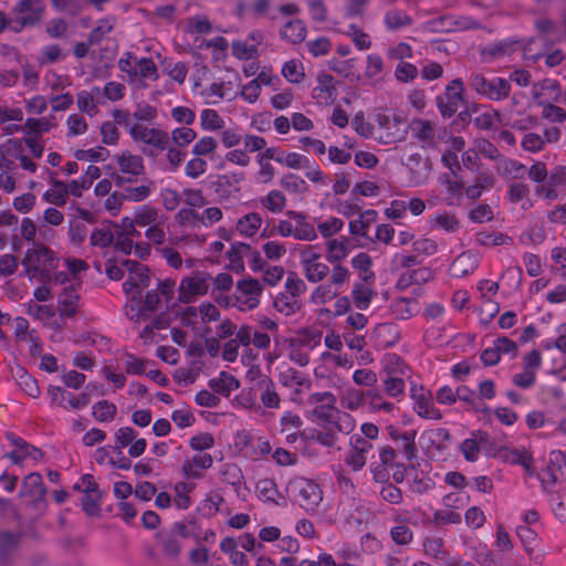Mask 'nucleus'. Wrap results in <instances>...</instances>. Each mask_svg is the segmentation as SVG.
Returning <instances> with one entry per match:
<instances>
[{
  "label": "nucleus",
  "instance_id": "obj_1",
  "mask_svg": "<svg viewBox=\"0 0 566 566\" xmlns=\"http://www.w3.org/2000/svg\"><path fill=\"white\" fill-rule=\"evenodd\" d=\"M111 115L124 124V128L134 143L144 145L143 151L145 155L155 157L169 146L170 136L167 132L158 127H148L139 123H133L128 111L115 108Z\"/></svg>",
  "mask_w": 566,
  "mask_h": 566
},
{
  "label": "nucleus",
  "instance_id": "obj_2",
  "mask_svg": "<svg viewBox=\"0 0 566 566\" xmlns=\"http://www.w3.org/2000/svg\"><path fill=\"white\" fill-rule=\"evenodd\" d=\"M564 31L562 28L549 19H543L536 22L538 34L531 39L524 46L523 52L527 59L537 61L545 55L552 45L566 38V14L563 18Z\"/></svg>",
  "mask_w": 566,
  "mask_h": 566
},
{
  "label": "nucleus",
  "instance_id": "obj_3",
  "mask_svg": "<svg viewBox=\"0 0 566 566\" xmlns=\"http://www.w3.org/2000/svg\"><path fill=\"white\" fill-rule=\"evenodd\" d=\"M295 502L307 513L317 511L323 501V491L318 483L306 478H295L289 484Z\"/></svg>",
  "mask_w": 566,
  "mask_h": 566
},
{
  "label": "nucleus",
  "instance_id": "obj_4",
  "mask_svg": "<svg viewBox=\"0 0 566 566\" xmlns=\"http://www.w3.org/2000/svg\"><path fill=\"white\" fill-rule=\"evenodd\" d=\"M233 294V307L240 312H250L259 307L263 294V285L256 279L244 277L237 282Z\"/></svg>",
  "mask_w": 566,
  "mask_h": 566
},
{
  "label": "nucleus",
  "instance_id": "obj_5",
  "mask_svg": "<svg viewBox=\"0 0 566 566\" xmlns=\"http://www.w3.org/2000/svg\"><path fill=\"white\" fill-rule=\"evenodd\" d=\"M469 84L479 95L491 101H503L509 97L511 92L509 80L503 77L488 78L481 73H472Z\"/></svg>",
  "mask_w": 566,
  "mask_h": 566
},
{
  "label": "nucleus",
  "instance_id": "obj_6",
  "mask_svg": "<svg viewBox=\"0 0 566 566\" xmlns=\"http://www.w3.org/2000/svg\"><path fill=\"white\" fill-rule=\"evenodd\" d=\"M374 119L377 125V136L375 139L378 143L389 145L405 138L406 130L402 128L403 120L401 117L387 111H377L374 114Z\"/></svg>",
  "mask_w": 566,
  "mask_h": 566
},
{
  "label": "nucleus",
  "instance_id": "obj_7",
  "mask_svg": "<svg viewBox=\"0 0 566 566\" xmlns=\"http://www.w3.org/2000/svg\"><path fill=\"white\" fill-rule=\"evenodd\" d=\"M211 275L206 271H195L189 276L181 279L178 287L180 303L189 304L197 297L208 293Z\"/></svg>",
  "mask_w": 566,
  "mask_h": 566
},
{
  "label": "nucleus",
  "instance_id": "obj_8",
  "mask_svg": "<svg viewBox=\"0 0 566 566\" xmlns=\"http://www.w3.org/2000/svg\"><path fill=\"white\" fill-rule=\"evenodd\" d=\"M409 391L412 401V410L418 417L436 421L443 418L442 411L434 406L431 390L422 385L412 382Z\"/></svg>",
  "mask_w": 566,
  "mask_h": 566
},
{
  "label": "nucleus",
  "instance_id": "obj_9",
  "mask_svg": "<svg viewBox=\"0 0 566 566\" xmlns=\"http://www.w3.org/2000/svg\"><path fill=\"white\" fill-rule=\"evenodd\" d=\"M113 181L120 190L122 198L129 202L144 201L154 189V182L147 177L129 179L126 176H113Z\"/></svg>",
  "mask_w": 566,
  "mask_h": 566
},
{
  "label": "nucleus",
  "instance_id": "obj_10",
  "mask_svg": "<svg viewBox=\"0 0 566 566\" xmlns=\"http://www.w3.org/2000/svg\"><path fill=\"white\" fill-rule=\"evenodd\" d=\"M44 9L42 0H19L12 10L18 15L13 21L12 30L20 32L25 28L36 25L42 19Z\"/></svg>",
  "mask_w": 566,
  "mask_h": 566
},
{
  "label": "nucleus",
  "instance_id": "obj_11",
  "mask_svg": "<svg viewBox=\"0 0 566 566\" xmlns=\"http://www.w3.org/2000/svg\"><path fill=\"white\" fill-rule=\"evenodd\" d=\"M27 268V274L30 279L34 277L36 273L49 272L59 266V259L54 252L45 245H35L34 249L28 253L23 261Z\"/></svg>",
  "mask_w": 566,
  "mask_h": 566
},
{
  "label": "nucleus",
  "instance_id": "obj_12",
  "mask_svg": "<svg viewBox=\"0 0 566 566\" xmlns=\"http://www.w3.org/2000/svg\"><path fill=\"white\" fill-rule=\"evenodd\" d=\"M463 82L460 78L451 81L443 94L436 97L437 107L444 118L452 117L463 103Z\"/></svg>",
  "mask_w": 566,
  "mask_h": 566
},
{
  "label": "nucleus",
  "instance_id": "obj_13",
  "mask_svg": "<svg viewBox=\"0 0 566 566\" xmlns=\"http://www.w3.org/2000/svg\"><path fill=\"white\" fill-rule=\"evenodd\" d=\"M122 265L129 272L128 277L123 283L124 291L129 294L142 295V291L149 286V269L134 260H123Z\"/></svg>",
  "mask_w": 566,
  "mask_h": 566
},
{
  "label": "nucleus",
  "instance_id": "obj_14",
  "mask_svg": "<svg viewBox=\"0 0 566 566\" xmlns=\"http://www.w3.org/2000/svg\"><path fill=\"white\" fill-rule=\"evenodd\" d=\"M213 462L210 453H195L184 459L180 471L186 481H200L206 478V472L212 468Z\"/></svg>",
  "mask_w": 566,
  "mask_h": 566
},
{
  "label": "nucleus",
  "instance_id": "obj_15",
  "mask_svg": "<svg viewBox=\"0 0 566 566\" xmlns=\"http://www.w3.org/2000/svg\"><path fill=\"white\" fill-rule=\"evenodd\" d=\"M321 344L319 334L306 333L292 340L290 345L289 358L296 365L304 367L310 363L311 352Z\"/></svg>",
  "mask_w": 566,
  "mask_h": 566
},
{
  "label": "nucleus",
  "instance_id": "obj_16",
  "mask_svg": "<svg viewBox=\"0 0 566 566\" xmlns=\"http://www.w3.org/2000/svg\"><path fill=\"white\" fill-rule=\"evenodd\" d=\"M301 265L306 280L311 283H321L329 274V266L312 250L301 254Z\"/></svg>",
  "mask_w": 566,
  "mask_h": 566
},
{
  "label": "nucleus",
  "instance_id": "obj_17",
  "mask_svg": "<svg viewBox=\"0 0 566 566\" xmlns=\"http://www.w3.org/2000/svg\"><path fill=\"white\" fill-rule=\"evenodd\" d=\"M390 439L396 443L397 452L401 453L407 461H412L417 455L416 431L401 430L396 427H388Z\"/></svg>",
  "mask_w": 566,
  "mask_h": 566
},
{
  "label": "nucleus",
  "instance_id": "obj_18",
  "mask_svg": "<svg viewBox=\"0 0 566 566\" xmlns=\"http://www.w3.org/2000/svg\"><path fill=\"white\" fill-rule=\"evenodd\" d=\"M242 180L243 175L241 172L219 175L212 181V189L219 199L229 200L238 196Z\"/></svg>",
  "mask_w": 566,
  "mask_h": 566
},
{
  "label": "nucleus",
  "instance_id": "obj_19",
  "mask_svg": "<svg viewBox=\"0 0 566 566\" xmlns=\"http://www.w3.org/2000/svg\"><path fill=\"white\" fill-rule=\"evenodd\" d=\"M80 283L72 282L71 284L63 287L57 295L59 314L61 317H74L78 310Z\"/></svg>",
  "mask_w": 566,
  "mask_h": 566
},
{
  "label": "nucleus",
  "instance_id": "obj_20",
  "mask_svg": "<svg viewBox=\"0 0 566 566\" xmlns=\"http://www.w3.org/2000/svg\"><path fill=\"white\" fill-rule=\"evenodd\" d=\"M119 171L114 176H126L129 179L145 177V166L142 156L124 151L116 158Z\"/></svg>",
  "mask_w": 566,
  "mask_h": 566
},
{
  "label": "nucleus",
  "instance_id": "obj_21",
  "mask_svg": "<svg viewBox=\"0 0 566 566\" xmlns=\"http://www.w3.org/2000/svg\"><path fill=\"white\" fill-rule=\"evenodd\" d=\"M361 397L365 399V407L369 412L391 415L398 409L397 406L392 401L387 400L385 394L377 388L363 391Z\"/></svg>",
  "mask_w": 566,
  "mask_h": 566
},
{
  "label": "nucleus",
  "instance_id": "obj_22",
  "mask_svg": "<svg viewBox=\"0 0 566 566\" xmlns=\"http://www.w3.org/2000/svg\"><path fill=\"white\" fill-rule=\"evenodd\" d=\"M376 280H363L355 282L352 290L353 302L359 311H366L376 295L374 291Z\"/></svg>",
  "mask_w": 566,
  "mask_h": 566
},
{
  "label": "nucleus",
  "instance_id": "obj_23",
  "mask_svg": "<svg viewBox=\"0 0 566 566\" xmlns=\"http://www.w3.org/2000/svg\"><path fill=\"white\" fill-rule=\"evenodd\" d=\"M256 390L262 405L269 409H277L281 399L275 389L274 381L266 375H261L256 381Z\"/></svg>",
  "mask_w": 566,
  "mask_h": 566
},
{
  "label": "nucleus",
  "instance_id": "obj_24",
  "mask_svg": "<svg viewBox=\"0 0 566 566\" xmlns=\"http://www.w3.org/2000/svg\"><path fill=\"white\" fill-rule=\"evenodd\" d=\"M313 98L321 105H329L336 98V87L334 77L331 74H321L317 78V85L313 88Z\"/></svg>",
  "mask_w": 566,
  "mask_h": 566
},
{
  "label": "nucleus",
  "instance_id": "obj_25",
  "mask_svg": "<svg viewBox=\"0 0 566 566\" xmlns=\"http://www.w3.org/2000/svg\"><path fill=\"white\" fill-rule=\"evenodd\" d=\"M285 214L293 221L300 241H313L317 238L314 224L308 221V217L304 212L289 210Z\"/></svg>",
  "mask_w": 566,
  "mask_h": 566
},
{
  "label": "nucleus",
  "instance_id": "obj_26",
  "mask_svg": "<svg viewBox=\"0 0 566 566\" xmlns=\"http://www.w3.org/2000/svg\"><path fill=\"white\" fill-rule=\"evenodd\" d=\"M522 48V44L518 40L513 38H507L500 40L497 42L489 44L484 50L483 54L490 56L491 59H503L506 56H511L513 53L518 51Z\"/></svg>",
  "mask_w": 566,
  "mask_h": 566
},
{
  "label": "nucleus",
  "instance_id": "obj_27",
  "mask_svg": "<svg viewBox=\"0 0 566 566\" xmlns=\"http://www.w3.org/2000/svg\"><path fill=\"white\" fill-rule=\"evenodd\" d=\"M202 348H198V358L193 359L188 366L178 368L174 374V379L184 386L193 384L202 371L203 361L200 359Z\"/></svg>",
  "mask_w": 566,
  "mask_h": 566
},
{
  "label": "nucleus",
  "instance_id": "obj_28",
  "mask_svg": "<svg viewBox=\"0 0 566 566\" xmlns=\"http://www.w3.org/2000/svg\"><path fill=\"white\" fill-rule=\"evenodd\" d=\"M530 192L531 190L527 184L522 181H514L507 187L506 198L511 203H521L522 209L528 210L534 206L530 197Z\"/></svg>",
  "mask_w": 566,
  "mask_h": 566
},
{
  "label": "nucleus",
  "instance_id": "obj_29",
  "mask_svg": "<svg viewBox=\"0 0 566 566\" xmlns=\"http://www.w3.org/2000/svg\"><path fill=\"white\" fill-rule=\"evenodd\" d=\"M390 310L396 319L406 321L419 313L420 305L413 297H399L391 303Z\"/></svg>",
  "mask_w": 566,
  "mask_h": 566
},
{
  "label": "nucleus",
  "instance_id": "obj_30",
  "mask_svg": "<svg viewBox=\"0 0 566 566\" xmlns=\"http://www.w3.org/2000/svg\"><path fill=\"white\" fill-rule=\"evenodd\" d=\"M52 128L53 124L46 117H28L22 126H17V133H23L27 137L41 138Z\"/></svg>",
  "mask_w": 566,
  "mask_h": 566
},
{
  "label": "nucleus",
  "instance_id": "obj_31",
  "mask_svg": "<svg viewBox=\"0 0 566 566\" xmlns=\"http://www.w3.org/2000/svg\"><path fill=\"white\" fill-rule=\"evenodd\" d=\"M488 433L483 431H473L471 437L465 439L460 447L464 459L469 462H475L480 454V444L486 442Z\"/></svg>",
  "mask_w": 566,
  "mask_h": 566
},
{
  "label": "nucleus",
  "instance_id": "obj_32",
  "mask_svg": "<svg viewBox=\"0 0 566 566\" xmlns=\"http://www.w3.org/2000/svg\"><path fill=\"white\" fill-rule=\"evenodd\" d=\"M209 387L214 394L229 397L232 391L240 387V382L231 374L221 371L218 377L209 380Z\"/></svg>",
  "mask_w": 566,
  "mask_h": 566
},
{
  "label": "nucleus",
  "instance_id": "obj_33",
  "mask_svg": "<svg viewBox=\"0 0 566 566\" xmlns=\"http://www.w3.org/2000/svg\"><path fill=\"white\" fill-rule=\"evenodd\" d=\"M250 252V244L243 242L231 243L230 249L227 252L229 264L228 268L234 273H241L244 271V259L247 253Z\"/></svg>",
  "mask_w": 566,
  "mask_h": 566
},
{
  "label": "nucleus",
  "instance_id": "obj_34",
  "mask_svg": "<svg viewBox=\"0 0 566 566\" xmlns=\"http://www.w3.org/2000/svg\"><path fill=\"white\" fill-rule=\"evenodd\" d=\"M382 371L385 376L406 377L409 367L406 361L397 354L390 353L385 355L381 360Z\"/></svg>",
  "mask_w": 566,
  "mask_h": 566
},
{
  "label": "nucleus",
  "instance_id": "obj_35",
  "mask_svg": "<svg viewBox=\"0 0 566 566\" xmlns=\"http://www.w3.org/2000/svg\"><path fill=\"white\" fill-rule=\"evenodd\" d=\"M475 243L485 248H494L511 244L512 238L499 231L483 230L475 234Z\"/></svg>",
  "mask_w": 566,
  "mask_h": 566
},
{
  "label": "nucleus",
  "instance_id": "obj_36",
  "mask_svg": "<svg viewBox=\"0 0 566 566\" xmlns=\"http://www.w3.org/2000/svg\"><path fill=\"white\" fill-rule=\"evenodd\" d=\"M405 166L413 174L415 185L422 184L426 175H421V171L427 172L430 169L429 160L423 158L419 153H412L408 155L405 161Z\"/></svg>",
  "mask_w": 566,
  "mask_h": 566
},
{
  "label": "nucleus",
  "instance_id": "obj_37",
  "mask_svg": "<svg viewBox=\"0 0 566 566\" xmlns=\"http://www.w3.org/2000/svg\"><path fill=\"white\" fill-rule=\"evenodd\" d=\"M45 493L46 488L43 484V478L40 473L32 472L23 478L21 495L43 497Z\"/></svg>",
  "mask_w": 566,
  "mask_h": 566
},
{
  "label": "nucleus",
  "instance_id": "obj_38",
  "mask_svg": "<svg viewBox=\"0 0 566 566\" xmlns=\"http://www.w3.org/2000/svg\"><path fill=\"white\" fill-rule=\"evenodd\" d=\"M279 380L285 387L296 386V391H298L301 388H307L311 386V379L303 373L292 367H286L285 369L280 370Z\"/></svg>",
  "mask_w": 566,
  "mask_h": 566
},
{
  "label": "nucleus",
  "instance_id": "obj_39",
  "mask_svg": "<svg viewBox=\"0 0 566 566\" xmlns=\"http://www.w3.org/2000/svg\"><path fill=\"white\" fill-rule=\"evenodd\" d=\"M275 310L284 316L297 313L302 307L301 298H296L285 292H281L273 301Z\"/></svg>",
  "mask_w": 566,
  "mask_h": 566
},
{
  "label": "nucleus",
  "instance_id": "obj_40",
  "mask_svg": "<svg viewBox=\"0 0 566 566\" xmlns=\"http://www.w3.org/2000/svg\"><path fill=\"white\" fill-rule=\"evenodd\" d=\"M281 38L293 43H301L306 36V28L301 20H291L286 22L281 31Z\"/></svg>",
  "mask_w": 566,
  "mask_h": 566
},
{
  "label": "nucleus",
  "instance_id": "obj_41",
  "mask_svg": "<svg viewBox=\"0 0 566 566\" xmlns=\"http://www.w3.org/2000/svg\"><path fill=\"white\" fill-rule=\"evenodd\" d=\"M286 203L287 199L281 190H271L260 198V205L274 214L283 212Z\"/></svg>",
  "mask_w": 566,
  "mask_h": 566
},
{
  "label": "nucleus",
  "instance_id": "obj_42",
  "mask_svg": "<svg viewBox=\"0 0 566 566\" xmlns=\"http://www.w3.org/2000/svg\"><path fill=\"white\" fill-rule=\"evenodd\" d=\"M412 18L399 9H390L385 13L384 23L387 30L398 31L412 24Z\"/></svg>",
  "mask_w": 566,
  "mask_h": 566
},
{
  "label": "nucleus",
  "instance_id": "obj_43",
  "mask_svg": "<svg viewBox=\"0 0 566 566\" xmlns=\"http://www.w3.org/2000/svg\"><path fill=\"white\" fill-rule=\"evenodd\" d=\"M545 474L549 476L552 483L566 480V457L562 452H553L551 464Z\"/></svg>",
  "mask_w": 566,
  "mask_h": 566
},
{
  "label": "nucleus",
  "instance_id": "obj_44",
  "mask_svg": "<svg viewBox=\"0 0 566 566\" xmlns=\"http://www.w3.org/2000/svg\"><path fill=\"white\" fill-rule=\"evenodd\" d=\"M263 219L259 212L242 216L237 223V230L245 237H253L261 228Z\"/></svg>",
  "mask_w": 566,
  "mask_h": 566
},
{
  "label": "nucleus",
  "instance_id": "obj_45",
  "mask_svg": "<svg viewBox=\"0 0 566 566\" xmlns=\"http://www.w3.org/2000/svg\"><path fill=\"white\" fill-rule=\"evenodd\" d=\"M411 134L419 142L432 144L436 135L434 127L430 120L415 119L410 123Z\"/></svg>",
  "mask_w": 566,
  "mask_h": 566
},
{
  "label": "nucleus",
  "instance_id": "obj_46",
  "mask_svg": "<svg viewBox=\"0 0 566 566\" xmlns=\"http://www.w3.org/2000/svg\"><path fill=\"white\" fill-rule=\"evenodd\" d=\"M338 411L336 403L315 406L313 409L314 421L323 428H332Z\"/></svg>",
  "mask_w": 566,
  "mask_h": 566
},
{
  "label": "nucleus",
  "instance_id": "obj_47",
  "mask_svg": "<svg viewBox=\"0 0 566 566\" xmlns=\"http://www.w3.org/2000/svg\"><path fill=\"white\" fill-rule=\"evenodd\" d=\"M177 223L186 230H200V212L191 208H180L176 213Z\"/></svg>",
  "mask_w": 566,
  "mask_h": 566
},
{
  "label": "nucleus",
  "instance_id": "obj_48",
  "mask_svg": "<svg viewBox=\"0 0 566 566\" xmlns=\"http://www.w3.org/2000/svg\"><path fill=\"white\" fill-rule=\"evenodd\" d=\"M197 312L199 313L201 321L205 323L217 322L220 319L221 315L220 311L214 304L210 302H203L199 305L198 308L192 306L187 307L182 319H186V316L188 315L197 316Z\"/></svg>",
  "mask_w": 566,
  "mask_h": 566
},
{
  "label": "nucleus",
  "instance_id": "obj_49",
  "mask_svg": "<svg viewBox=\"0 0 566 566\" xmlns=\"http://www.w3.org/2000/svg\"><path fill=\"white\" fill-rule=\"evenodd\" d=\"M405 377L385 376L382 379L384 394L400 401L405 396Z\"/></svg>",
  "mask_w": 566,
  "mask_h": 566
},
{
  "label": "nucleus",
  "instance_id": "obj_50",
  "mask_svg": "<svg viewBox=\"0 0 566 566\" xmlns=\"http://www.w3.org/2000/svg\"><path fill=\"white\" fill-rule=\"evenodd\" d=\"M69 195L67 184L54 180L52 187L45 191L44 199L50 203L62 207L66 203Z\"/></svg>",
  "mask_w": 566,
  "mask_h": 566
},
{
  "label": "nucleus",
  "instance_id": "obj_51",
  "mask_svg": "<svg viewBox=\"0 0 566 566\" xmlns=\"http://www.w3.org/2000/svg\"><path fill=\"white\" fill-rule=\"evenodd\" d=\"M281 187L293 195L302 196L308 191L307 182L298 175L285 174L280 180Z\"/></svg>",
  "mask_w": 566,
  "mask_h": 566
},
{
  "label": "nucleus",
  "instance_id": "obj_52",
  "mask_svg": "<svg viewBox=\"0 0 566 566\" xmlns=\"http://www.w3.org/2000/svg\"><path fill=\"white\" fill-rule=\"evenodd\" d=\"M117 407L108 400H99L92 406V415L98 422H111L115 419Z\"/></svg>",
  "mask_w": 566,
  "mask_h": 566
},
{
  "label": "nucleus",
  "instance_id": "obj_53",
  "mask_svg": "<svg viewBox=\"0 0 566 566\" xmlns=\"http://www.w3.org/2000/svg\"><path fill=\"white\" fill-rule=\"evenodd\" d=\"M158 217L157 208L143 205L136 208L133 220L138 227H151L157 223Z\"/></svg>",
  "mask_w": 566,
  "mask_h": 566
},
{
  "label": "nucleus",
  "instance_id": "obj_54",
  "mask_svg": "<svg viewBox=\"0 0 566 566\" xmlns=\"http://www.w3.org/2000/svg\"><path fill=\"white\" fill-rule=\"evenodd\" d=\"M113 120L103 122L99 132L102 137V143L108 146L117 145L119 140V130L118 126L124 127L123 123H119L117 118L113 117Z\"/></svg>",
  "mask_w": 566,
  "mask_h": 566
},
{
  "label": "nucleus",
  "instance_id": "obj_55",
  "mask_svg": "<svg viewBox=\"0 0 566 566\" xmlns=\"http://www.w3.org/2000/svg\"><path fill=\"white\" fill-rule=\"evenodd\" d=\"M350 263L352 266L359 272V279L376 280L375 272L371 271V258L367 253L360 252L356 254Z\"/></svg>",
  "mask_w": 566,
  "mask_h": 566
},
{
  "label": "nucleus",
  "instance_id": "obj_56",
  "mask_svg": "<svg viewBox=\"0 0 566 566\" xmlns=\"http://www.w3.org/2000/svg\"><path fill=\"white\" fill-rule=\"evenodd\" d=\"M492 185L493 179L491 176L486 174H480L474 180V184L464 187V195L471 200H476L482 196L484 190L491 188Z\"/></svg>",
  "mask_w": 566,
  "mask_h": 566
},
{
  "label": "nucleus",
  "instance_id": "obj_57",
  "mask_svg": "<svg viewBox=\"0 0 566 566\" xmlns=\"http://www.w3.org/2000/svg\"><path fill=\"white\" fill-rule=\"evenodd\" d=\"M196 488L195 483L189 482H178L175 485V499L174 504L179 510H187L191 505V500L189 494Z\"/></svg>",
  "mask_w": 566,
  "mask_h": 566
},
{
  "label": "nucleus",
  "instance_id": "obj_58",
  "mask_svg": "<svg viewBox=\"0 0 566 566\" xmlns=\"http://www.w3.org/2000/svg\"><path fill=\"white\" fill-rule=\"evenodd\" d=\"M163 298L159 295V292L154 290H149L146 295L145 300L143 302V305L139 311H135L132 307V314L129 315L130 319L137 321L139 318L140 312L148 311V312H155L159 310Z\"/></svg>",
  "mask_w": 566,
  "mask_h": 566
},
{
  "label": "nucleus",
  "instance_id": "obj_59",
  "mask_svg": "<svg viewBox=\"0 0 566 566\" xmlns=\"http://www.w3.org/2000/svg\"><path fill=\"white\" fill-rule=\"evenodd\" d=\"M66 129L67 137H75L85 134L88 129V124L82 115L73 113L66 118Z\"/></svg>",
  "mask_w": 566,
  "mask_h": 566
},
{
  "label": "nucleus",
  "instance_id": "obj_60",
  "mask_svg": "<svg viewBox=\"0 0 566 566\" xmlns=\"http://www.w3.org/2000/svg\"><path fill=\"white\" fill-rule=\"evenodd\" d=\"M214 444V437L209 432H201L189 439V447L196 453H207L206 451L212 449Z\"/></svg>",
  "mask_w": 566,
  "mask_h": 566
},
{
  "label": "nucleus",
  "instance_id": "obj_61",
  "mask_svg": "<svg viewBox=\"0 0 566 566\" xmlns=\"http://www.w3.org/2000/svg\"><path fill=\"white\" fill-rule=\"evenodd\" d=\"M256 492L259 497L264 502L277 503L276 496L279 495L277 486L271 479H263L256 483Z\"/></svg>",
  "mask_w": 566,
  "mask_h": 566
},
{
  "label": "nucleus",
  "instance_id": "obj_62",
  "mask_svg": "<svg viewBox=\"0 0 566 566\" xmlns=\"http://www.w3.org/2000/svg\"><path fill=\"white\" fill-rule=\"evenodd\" d=\"M76 105L81 113L90 117L96 116L99 112L97 103L86 93V90H82L76 94Z\"/></svg>",
  "mask_w": 566,
  "mask_h": 566
},
{
  "label": "nucleus",
  "instance_id": "obj_63",
  "mask_svg": "<svg viewBox=\"0 0 566 566\" xmlns=\"http://www.w3.org/2000/svg\"><path fill=\"white\" fill-rule=\"evenodd\" d=\"M348 254L347 243L344 240L333 239L327 242V261L331 263L344 260Z\"/></svg>",
  "mask_w": 566,
  "mask_h": 566
},
{
  "label": "nucleus",
  "instance_id": "obj_64",
  "mask_svg": "<svg viewBox=\"0 0 566 566\" xmlns=\"http://www.w3.org/2000/svg\"><path fill=\"white\" fill-rule=\"evenodd\" d=\"M133 123H153L158 116L157 108L149 104H139L134 113H130Z\"/></svg>",
  "mask_w": 566,
  "mask_h": 566
}]
</instances>
